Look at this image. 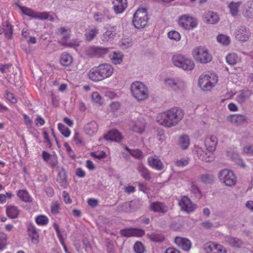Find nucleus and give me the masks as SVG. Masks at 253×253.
<instances>
[{"instance_id": "obj_1", "label": "nucleus", "mask_w": 253, "mask_h": 253, "mask_svg": "<svg viewBox=\"0 0 253 253\" xmlns=\"http://www.w3.org/2000/svg\"><path fill=\"white\" fill-rule=\"evenodd\" d=\"M183 116L184 112L182 109L173 107L158 114L156 119L159 125L169 128L177 125Z\"/></svg>"}, {"instance_id": "obj_2", "label": "nucleus", "mask_w": 253, "mask_h": 253, "mask_svg": "<svg viewBox=\"0 0 253 253\" xmlns=\"http://www.w3.org/2000/svg\"><path fill=\"white\" fill-rule=\"evenodd\" d=\"M114 69L109 63L100 64L91 68L87 72L88 79L94 82H98L110 78L113 75Z\"/></svg>"}, {"instance_id": "obj_3", "label": "nucleus", "mask_w": 253, "mask_h": 253, "mask_svg": "<svg viewBox=\"0 0 253 253\" xmlns=\"http://www.w3.org/2000/svg\"><path fill=\"white\" fill-rule=\"evenodd\" d=\"M130 89L132 96L138 101H145L149 96L148 87L141 82H133L130 85Z\"/></svg>"}, {"instance_id": "obj_4", "label": "nucleus", "mask_w": 253, "mask_h": 253, "mask_svg": "<svg viewBox=\"0 0 253 253\" xmlns=\"http://www.w3.org/2000/svg\"><path fill=\"white\" fill-rule=\"evenodd\" d=\"M218 81L217 75L212 72H208L201 75L198 79L200 88L204 91H210L217 84Z\"/></svg>"}, {"instance_id": "obj_5", "label": "nucleus", "mask_w": 253, "mask_h": 253, "mask_svg": "<svg viewBox=\"0 0 253 253\" xmlns=\"http://www.w3.org/2000/svg\"><path fill=\"white\" fill-rule=\"evenodd\" d=\"M164 84L167 88L176 92H182L187 88V83L180 78L166 77L163 80Z\"/></svg>"}, {"instance_id": "obj_6", "label": "nucleus", "mask_w": 253, "mask_h": 253, "mask_svg": "<svg viewBox=\"0 0 253 253\" xmlns=\"http://www.w3.org/2000/svg\"><path fill=\"white\" fill-rule=\"evenodd\" d=\"M172 64L176 67L186 71H192L195 66V63L191 59L181 54L173 55L171 58Z\"/></svg>"}, {"instance_id": "obj_7", "label": "nucleus", "mask_w": 253, "mask_h": 253, "mask_svg": "<svg viewBox=\"0 0 253 253\" xmlns=\"http://www.w3.org/2000/svg\"><path fill=\"white\" fill-rule=\"evenodd\" d=\"M194 59L198 63L207 64L210 62L212 59L209 50L205 46H199L193 48L191 53Z\"/></svg>"}, {"instance_id": "obj_8", "label": "nucleus", "mask_w": 253, "mask_h": 253, "mask_svg": "<svg viewBox=\"0 0 253 253\" xmlns=\"http://www.w3.org/2000/svg\"><path fill=\"white\" fill-rule=\"evenodd\" d=\"M219 181L227 187L235 186L237 181V178L234 172L227 169L220 170L217 174Z\"/></svg>"}, {"instance_id": "obj_9", "label": "nucleus", "mask_w": 253, "mask_h": 253, "mask_svg": "<svg viewBox=\"0 0 253 253\" xmlns=\"http://www.w3.org/2000/svg\"><path fill=\"white\" fill-rule=\"evenodd\" d=\"M148 20V14L145 8H139L133 15L132 23L137 29L144 28Z\"/></svg>"}, {"instance_id": "obj_10", "label": "nucleus", "mask_w": 253, "mask_h": 253, "mask_svg": "<svg viewBox=\"0 0 253 253\" xmlns=\"http://www.w3.org/2000/svg\"><path fill=\"white\" fill-rule=\"evenodd\" d=\"M178 25L186 30H192L198 26V21L196 18L187 14L180 16L178 19Z\"/></svg>"}, {"instance_id": "obj_11", "label": "nucleus", "mask_w": 253, "mask_h": 253, "mask_svg": "<svg viewBox=\"0 0 253 253\" xmlns=\"http://www.w3.org/2000/svg\"><path fill=\"white\" fill-rule=\"evenodd\" d=\"M71 31L69 28L61 27L58 30V34L61 38L60 42L61 44L68 47L77 46L80 44V42L78 40H73L68 42L67 40L70 37Z\"/></svg>"}, {"instance_id": "obj_12", "label": "nucleus", "mask_w": 253, "mask_h": 253, "mask_svg": "<svg viewBox=\"0 0 253 253\" xmlns=\"http://www.w3.org/2000/svg\"><path fill=\"white\" fill-rule=\"evenodd\" d=\"M85 54L90 57H101L107 54L109 49L101 46H91L85 49Z\"/></svg>"}, {"instance_id": "obj_13", "label": "nucleus", "mask_w": 253, "mask_h": 253, "mask_svg": "<svg viewBox=\"0 0 253 253\" xmlns=\"http://www.w3.org/2000/svg\"><path fill=\"white\" fill-rule=\"evenodd\" d=\"M204 249L206 253H227L226 248L224 246L215 242L205 244Z\"/></svg>"}, {"instance_id": "obj_14", "label": "nucleus", "mask_w": 253, "mask_h": 253, "mask_svg": "<svg viewBox=\"0 0 253 253\" xmlns=\"http://www.w3.org/2000/svg\"><path fill=\"white\" fill-rule=\"evenodd\" d=\"M195 154L200 160L205 162H210L214 159V156L212 152L204 151L200 147L196 146L195 147Z\"/></svg>"}, {"instance_id": "obj_15", "label": "nucleus", "mask_w": 253, "mask_h": 253, "mask_svg": "<svg viewBox=\"0 0 253 253\" xmlns=\"http://www.w3.org/2000/svg\"><path fill=\"white\" fill-rule=\"evenodd\" d=\"M179 205L181 210L187 213L193 212L196 209V206L193 203L187 196H183L179 201Z\"/></svg>"}, {"instance_id": "obj_16", "label": "nucleus", "mask_w": 253, "mask_h": 253, "mask_svg": "<svg viewBox=\"0 0 253 253\" xmlns=\"http://www.w3.org/2000/svg\"><path fill=\"white\" fill-rule=\"evenodd\" d=\"M202 20L207 24L214 25L218 23L220 17L217 13L209 10L203 14Z\"/></svg>"}, {"instance_id": "obj_17", "label": "nucleus", "mask_w": 253, "mask_h": 253, "mask_svg": "<svg viewBox=\"0 0 253 253\" xmlns=\"http://www.w3.org/2000/svg\"><path fill=\"white\" fill-rule=\"evenodd\" d=\"M105 32L101 37V40L104 42L112 41L116 34V27L111 25H106L104 27Z\"/></svg>"}, {"instance_id": "obj_18", "label": "nucleus", "mask_w": 253, "mask_h": 253, "mask_svg": "<svg viewBox=\"0 0 253 253\" xmlns=\"http://www.w3.org/2000/svg\"><path fill=\"white\" fill-rule=\"evenodd\" d=\"M251 36L250 32L244 26H241L236 30L235 36L237 40L241 42H247Z\"/></svg>"}, {"instance_id": "obj_19", "label": "nucleus", "mask_w": 253, "mask_h": 253, "mask_svg": "<svg viewBox=\"0 0 253 253\" xmlns=\"http://www.w3.org/2000/svg\"><path fill=\"white\" fill-rule=\"evenodd\" d=\"M148 165L152 168L157 170H162L164 168V165L159 157L153 155L149 157L147 159Z\"/></svg>"}, {"instance_id": "obj_20", "label": "nucleus", "mask_w": 253, "mask_h": 253, "mask_svg": "<svg viewBox=\"0 0 253 253\" xmlns=\"http://www.w3.org/2000/svg\"><path fill=\"white\" fill-rule=\"evenodd\" d=\"M144 231L138 228H129L121 230V234L126 237H139L144 234Z\"/></svg>"}, {"instance_id": "obj_21", "label": "nucleus", "mask_w": 253, "mask_h": 253, "mask_svg": "<svg viewBox=\"0 0 253 253\" xmlns=\"http://www.w3.org/2000/svg\"><path fill=\"white\" fill-rule=\"evenodd\" d=\"M174 243L178 247L185 251H188L191 247V241L186 238L176 237Z\"/></svg>"}, {"instance_id": "obj_22", "label": "nucleus", "mask_w": 253, "mask_h": 253, "mask_svg": "<svg viewBox=\"0 0 253 253\" xmlns=\"http://www.w3.org/2000/svg\"><path fill=\"white\" fill-rule=\"evenodd\" d=\"M247 120V117L241 114L231 115L227 117L228 121L236 126L241 125L246 122Z\"/></svg>"}, {"instance_id": "obj_23", "label": "nucleus", "mask_w": 253, "mask_h": 253, "mask_svg": "<svg viewBox=\"0 0 253 253\" xmlns=\"http://www.w3.org/2000/svg\"><path fill=\"white\" fill-rule=\"evenodd\" d=\"M145 125V123L142 118L135 122H132L129 125L132 131L139 133H141L144 131Z\"/></svg>"}, {"instance_id": "obj_24", "label": "nucleus", "mask_w": 253, "mask_h": 253, "mask_svg": "<svg viewBox=\"0 0 253 253\" xmlns=\"http://www.w3.org/2000/svg\"><path fill=\"white\" fill-rule=\"evenodd\" d=\"M217 144V138L214 135L207 136L205 140V145L208 151L213 153L215 150Z\"/></svg>"}, {"instance_id": "obj_25", "label": "nucleus", "mask_w": 253, "mask_h": 253, "mask_svg": "<svg viewBox=\"0 0 253 253\" xmlns=\"http://www.w3.org/2000/svg\"><path fill=\"white\" fill-rule=\"evenodd\" d=\"M27 233L31 241L34 244H37L39 242V233L36 227L32 224H30L27 226Z\"/></svg>"}, {"instance_id": "obj_26", "label": "nucleus", "mask_w": 253, "mask_h": 253, "mask_svg": "<svg viewBox=\"0 0 253 253\" xmlns=\"http://www.w3.org/2000/svg\"><path fill=\"white\" fill-rule=\"evenodd\" d=\"M113 8L116 13H122L127 7V0H113Z\"/></svg>"}, {"instance_id": "obj_27", "label": "nucleus", "mask_w": 253, "mask_h": 253, "mask_svg": "<svg viewBox=\"0 0 253 253\" xmlns=\"http://www.w3.org/2000/svg\"><path fill=\"white\" fill-rule=\"evenodd\" d=\"M109 58L113 64L120 65L123 62L124 54L120 51H114L110 53Z\"/></svg>"}, {"instance_id": "obj_28", "label": "nucleus", "mask_w": 253, "mask_h": 253, "mask_svg": "<svg viewBox=\"0 0 253 253\" xmlns=\"http://www.w3.org/2000/svg\"><path fill=\"white\" fill-rule=\"evenodd\" d=\"M150 210L154 212L159 213H165L168 210V207L163 203L154 202L150 206Z\"/></svg>"}, {"instance_id": "obj_29", "label": "nucleus", "mask_w": 253, "mask_h": 253, "mask_svg": "<svg viewBox=\"0 0 253 253\" xmlns=\"http://www.w3.org/2000/svg\"><path fill=\"white\" fill-rule=\"evenodd\" d=\"M98 129V124L94 121L86 124L84 127L85 133L90 136L94 135L97 133Z\"/></svg>"}, {"instance_id": "obj_30", "label": "nucleus", "mask_w": 253, "mask_h": 253, "mask_svg": "<svg viewBox=\"0 0 253 253\" xmlns=\"http://www.w3.org/2000/svg\"><path fill=\"white\" fill-rule=\"evenodd\" d=\"M53 226L56 232L58 239L60 242V243L61 244L64 248V251L66 253H70L68 251L67 248L64 243V240L66 237V234L64 232H60L58 225L56 223H53Z\"/></svg>"}, {"instance_id": "obj_31", "label": "nucleus", "mask_w": 253, "mask_h": 253, "mask_svg": "<svg viewBox=\"0 0 253 253\" xmlns=\"http://www.w3.org/2000/svg\"><path fill=\"white\" fill-rule=\"evenodd\" d=\"M104 138L107 140L120 141L122 137L121 133L116 129L110 131L107 134L104 135Z\"/></svg>"}, {"instance_id": "obj_32", "label": "nucleus", "mask_w": 253, "mask_h": 253, "mask_svg": "<svg viewBox=\"0 0 253 253\" xmlns=\"http://www.w3.org/2000/svg\"><path fill=\"white\" fill-rule=\"evenodd\" d=\"M73 61V58L72 56L67 52H64L60 55L59 58V62L62 65L64 66H69L72 64Z\"/></svg>"}, {"instance_id": "obj_33", "label": "nucleus", "mask_w": 253, "mask_h": 253, "mask_svg": "<svg viewBox=\"0 0 253 253\" xmlns=\"http://www.w3.org/2000/svg\"><path fill=\"white\" fill-rule=\"evenodd\" d=\"M17 196L21 200L25 203H30L32 202V197L26 190H19L17 191Z\"/></svg>"}, {"instance_id": "obj_34", "label": "nucleus", "mask_w": 253, "mask_h": 253, "mask_svg": "<svg viewBox=\"0 0 253 253\" xmlns=\"http://www.w3.org/2000/svg\"><path fill=\"white\" fill-rule=\"evenodd\" d=\"M16 5L18 7V8L21 10L24 14L26 15L31 18L38 17V14L31 8L26 6H21L18 3H16Z\"/></svg>"}, {"instance_id": "obj_35", "label": "nucleus", "mask_w": 253, "mask_h": 253, "mask_svg": "<svg viewBox=\"0 0 253 253\" xmlns=\"http://www.w3.org/2000/svg\"><path fill=\"white\" fill-rule=\"evenodd\" d=\"M99 33V30L96 27H91L87 29L84 34L87 41H91Z\"/></svg>"}, {"instance_id": "obj_36", "label": "nucleus", "mask_w": 253, "mask_h": 253, "mask_svg": "<svg viewBox=\"0 0 253 253\" xmlns=\"http://www.w3.org/2000/svg\"><path fill=\"white\" fill-rule=\"evenodd\" d=\"M6 212L7 216L9 218H15L18 216L19 213V210L17 207L10 205L6 207Z\"/></svg>"}, {"instance_id": "obj_37", "label": "nucleus", "mask_w": 253, "mask_h": 253, "mask_svg": "<svg viewBox=\"0 0 253 253\" xmlns=\"http://www.w3.org/2000/svg\"><path fill=\"white\" fill-rule=\"evenodd\" d=\"M190 144L189 137L187 134H182L179 137L178 145L183 149H187Z\"/></svg>"}, {"instance_id": "obj_38", "label": "nucleus", "mask_w": 253, "mask_h": 253, "mask_svg": "<svg viewBox=\"0 0 253 253\" xmlns=\"http://www.w3.org/2000/svg\"><path fill=\"white\" fill-rule=\"evenodd\" d=\"M241 4V2L240 1H232L229 4L228 7L229 9L230 13L231 14L232 16H235L238 14L239 8Z\"/></svg>"}, {"instance_id": "obj_39", "label": "nucleus", "mask_w": 253, "mask_h": 253, "mask_svg": "<svg viewBox=\"0 0 253 253\" xmlns=\"http://www.w3.org/2000/svg\"><path fill=\"white\" fill-rule=\"evenodd\" d=\"M225 241L230 246L235 248H240L242 246V242L238 238H233L231 236H226L225 238Z\"/></svg>"}, {"instance_id": "obj_40", "label": "nucleus", "mask_w": 253, "mask_h": 253, "mask_svg": "<svg viewBox=\"0 0 253 253\" xmlns=\"http://www.w3.org/2000/svg\"><path fill=\"white\" fill-rule=\"evenodd\" d=\"M251 93L248 90L240 91L236 97V100L240 103H242L248 99L251 96Z\"/></svg>"}, {"instance_id": "obj_41", "label": "nucleus", "mask_w": 253, "mask_h": 253, "mask_svg": "<svg viewBox=\"0 0 253 253\" xmlns=\"http://www.w3.org/2000/svg\"><path fill=\"white\" fill-rule=\"evenodd\" d=\"M228 156L230 157L235 162L242 168H244L246 166L243 160L240 157L239 155L235 152H228Z\"/></svg>"}, {"instance_id": "obj_42", "label": "nucleus", "mask_w": 253, "mask_h": 253, "mask_svg": "<svg viewBox=\"0 0 253 253\" xmlns=\"http://www.w3.org/2000/svg\"><path fill=\"white\" fill-rule=\"evenodd\" d=\"M217 42L224 46L228 45L230 44L231 40L229 36L225 34H218L216 37Z\"/></svg>"}, {"instance_id": "obj_43", "label": "nucleus", "mask_w": 253, "mask_h": 253, "mask_svg": "<svg viewBox=\"0 0 253 253\" xmlns=\"http://www.w3.org/2000/svg\"><path fill=\"white\" fill-rule=\"evenodd\" d=\"M137 170L141 173V175L146 180L150 179V175L149 170L142 164H139L137 168Z\"/></svg>"}, {"instance_id": "obj_44", "label": "nucleus", "mask_w": 253, "mask_h": 253, "mask_svg": "<svg viewBox=\"0 0 253 253\" xmlns=\"http://www.w3.org/2000/svg\"><path fill=\"white\" fill-rule=\"evenodd\" d=\"M3 32H4L5 37L7 38H10L12 35L13 30L12 26L7 21H5L2 24Z\"/></svg>"}, {"instance_id": "obj_45", "label": "nucleus", "mask_w": 253, "mask_h": 253, "mask_svg": "<svg viewBox=\"0 0 253 253\" xmlns=\"http://www.w3.org/2000/svg\"><path fill=\"white\" fill-rule=\"evenodd\" d=\"M239 60V58L234 53H229L226 57V62L230 65L236 64Z\"/></svg>"}, {"instance_id": "obj_46", "label": "nucleus", "mask_w": 253, "mask_h": 253, "mask_svg": "<svg viewBox=\"0 0 253 253\" xmlns=\"http://www.w3.org/2000/svg\"><path fill=\"white\" fill-rule=\"evenodd\" d=\"M133 44L132 41L130 38H123L119 43V46L123 49L130 47Z\"/></svg>"}, {"instance_id": "obj_47", "label": "nucleus", "mask_w": 253, "mask_h": 253, "mask_svg": "<svg viewBox=\"0 0 253 253\" xmlns=\"http://www.w3.org/2000/svg\"><path fill=\"white\" fill-rule=\"evenodd\" d=\"M35 221L39 226H45L47 223V217L44 215H39L35 217Z\"/></svg>"}, {"instance_id": "obj_48", "label": "nucleus", "mask_w": 253, "mask_h": 253, "mask_svg": "<svg viewBox=\"0 0 253 253\" xmlns=\"http://www.w3.org/2000/svg\"><path fill=\"white\" fill-rule=\"evenodd\" d=\"M57 181L61 183L62 186H64L66 181V175L65 171L62 169L58 171Z\"/></svg>"}, {"instance_id": "obj_49", "label": "nucleus", "mask_w": 253, "mask_h": 253, "mask_svg": "<svg viewBox=\"0 0 253 253\" xmlns=\"http://www.w3.org/2000/svg\"><path fill=\"white\" fill-rule=\"evenodd\" d=\"M58 128L61 133L63 134L65 137H68L70 135V130L66 126H65L63 124L61 123L58 124Z\"/></svg>"}, {"instance_id": "obj_50", "label": "nucleus", "mask_w": 253, "mask_h": 253, "mask_svg": "<svg viewBox=\"0 0 253 253\" xmlns=\"http://www.w3.org/2000/svg\"><path fill=\"white\" fill-rule=\"evenodd\" d=\"M91 100L94 103L100 105H101L103 103V99L98 92H94L92 93Z\"/></svg>"}, {"instance_id": "obj_51", "label": "nucleus", "mask_w": 253, "mask_h": 253, "mask_svg": "<svg viewBox=\"0 0 253 253\" xmlns=\"http://www.w3.org/2000/svg\"><path fill=\"white\" fill-rule=\"evenodd\" d=\"M93 18L95 21L98 22H105L109 19L108 16L99 12L95 13L93 15Z\"/></svg>"}, {"instance_id": "obj_52", "label": "nucleus", "mask_w": 253, "mask_h": 253, "mask_svg": "<svg viewBox=\"0 0 253 253\" xmlns=\"http://www.w3.org/2000/svg\"><path fill=\"white\" fill-rule=\"evenodd\" d=\"M60 204L58 201L52 202L51 204V212L53 214L59 213L61 210Z\"/></svg>"}, {"instance_id": "obj_53", "label": "nucleus", "mask_w": 253, "mask_h": 253, "mask_svg": "<svg viewBox=\"0 0 253 253\" xmlns=\"http://www.w3.org/2000/svg\"><path fill=\"white\" fill-rule=\"evenodd\" d=\"M168 38L176 42H178L181 39V35L179 32L176 31H171L168 34Z\"/></svg>"}, {"instance_id": "obj_54", "label": "nucleus", "mask_w": 253, "mask_h": 253, "mask_svg": "<svg viewBox=\"0 0 253 253\" xmlns=\"http://www.w3.org/2000/svg\"><path fill=\"white\" fill-rule=\"evenodd\" d=\"M7 235L3 232H0V250H3L6 245Z\"/></svg>"}, {"instance_id": "obj_55", "label": "nucleus", "mask_w": 253, "mask_h": 253, "mask_svg": "<svg viewBox=\"0 0 253 253\" xmlns=\"http://www.w3.org/2000/svg\"><path fill=\"white\" fill-rule=\"evenodd\" d=\"M243 15L247 18H253V3L248 5V8L244 12Z\"/></svg>"}, {"instance_id": "obj_56", "label": "nucleus", "mask_w": 253, "mask_h": 253, "mask_svg": "<svg viewBox=\"0 0 253 253\" xmlns=\"http://www.w3.org/2000/svg\"><path fill=\"white\" fill-rule=\"evenodd\" d=\"M133 249L136 253H143L144 252V247L143 244L140 242H137L133 246Z\"/></svg>"}, {"instance_id": "obj_57", "label": "nucleus", "mask_w": 253, "mask_h": 253, "mask_svg": "<svg viewBox=\"0 0 253 253\" xmlns=\"http://www.w3.org/2000/svg\"><path fill=\"white\" fill-rule=\"evenodd\" d=\"M242 151L243 153L252 156L253 155V145H247L243 147Z\"/></svg>"}, {"instance_id": "obj_58", "label": "nucleus", "mask_w": 253, "mask_h": 253, "mask_svg": "<svg viewBox=\"0 0 253 253\" xmlns=\"http://www.w3.org/2000/svg\"><path fill=\"white\" fill-rule=\"evenodd\" d=\"M126 149L129 152L132 156L136 158L140 159L142 157V153L139 150H130L127 147H126Z\"/></svg>"}, {"instance_id": "obj_59", "label": "nucleus", "mask_w": 253, "mask_h": 253, "mask_svg": "<svg viewBox=\"0 0 253 253\" xmlns=\"http://www.w3.org/2000/svg\"><path fill=\"white\" fill-rule=\"evenodd\" d=\"M189 160L188 158H181L177 160L176 161V165L178 167H183L187 166L189 163Z\"/></svg>"}, {"instance_id": "obj_60", "label": "nucleus", "mask_w": 253, "mask_h": 253, "mask_svg": "<svg viewBox=\"0 0 253 253\" xmlns=\"http://www.w3.org/2000/svg\"><path fill=\"white\" fill-rule=\"evenodd\" d=\"M201 180L206 183H210L213 180V176L212 175L203 174L201 177Z\"/></svg>"}, {"instance_id": "obj_61", "label": "nucleus", "mask_w": 253, "mask_h": 253, "mask_svg": "<svg viewBox=\"0 0 253 253\" xmlns=\"http://www.w3.org/2000/svg\"><path fill=\"white\" fill-rule=\"evenodd\" d=\"M150 239L153 241L161 242L164 240V237L161 234H154L150 235Z\"/></svg>"}, {"instance_id": "obj_62", "label": "nucleus", "mask_w": 253, "mask_h": 253, "mask_svg": "<svg viewBox=\"0 0 253 253\" xmlns=\"http://www.w3.org/2000/svg\"><path fill=\"white\" fill-rule=\"evenodd\" d=\"M48 163L51 167L54 168L57 164V158L55 155H49L48 154Z\"/></svg>"}, {"instance_id": "obj_63", "label": "nucleus", "mask_w": 253, "mask_h": 253, "mask_svg": "<svg viewBox=\"0 0 253 253\" xmlns=\"http://www.w3.org/2000/svg\"><path fill=\"white\" fill-rule=\"evenodd\" d=\"M91 156L98 159H101L106 157V153L103 151L100 152H93L91 153Z\"/></svg>"}, {"instance_id": "obj_64", "label": "nucleus", "mask_w": 253, "mask_h": 253, "mask_svg": "<svg viewBox=\"0 0 253 253\" xmlns=\"http://www.w3.org/2000/svg\"><path fill=\"white\" fill-rule=\"evenodd\" d=\"M121 107L119 102H113L110 104V111L115 112L118 111Z\"/></svg>"}]
</instances>
